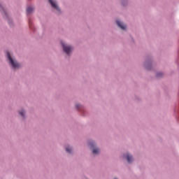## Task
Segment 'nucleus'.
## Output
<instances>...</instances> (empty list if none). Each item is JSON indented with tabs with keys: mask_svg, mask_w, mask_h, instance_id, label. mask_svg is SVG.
I'll return each instance as SVG.
<instances>
[{
	"mask_svg": "<svg viewBox=\"0 0 179 179\" xmlns=\"http://www.w3.org/2000/svg\"><path fill=\"white\" fill-rule=\"evenodd\" d=\"M76 107H79V106L76 105Z\"/></svg>",
	"mask_w": 179,
	"mask_h": 179,
	"instance_id": "obj_13",
	"label": "nucleus"
},
{
	"mask_svg": "<svg viewBox=\"0 0 179 179\" xmlns=\"http://www.w3.org/2000/svg\"><path fill=\"white\" fill-rule=\"evenodd\" d=\"M116 23L117 26L120 27V29H122V30H125V29H127V25L124 24L122 22H121V21L116 20Z\"/></svg>",
	"mask_w": 179,
	"mask_h": 179,
	"instance_id": "obj_4",
	"label": "nucleus"
},
{
	"mask_svg": "<svg viewBox=\"0 0 179 179\" xmlns=\"http://www.w3.org/2000/svg\"><path fill=\"white\" fill-rule=\"evenodd\" d=\"M51 6H52V8H55V9H56L57 10H58V12H59V7H58V5L57 4V2L54 0H48Z\"/></svg>",
	"mask_w": 179,
	"mask_h": 179,
	"instance_id": "obj_3",
	"label": "nucleus"
},
{
	"mask_svg": "<svg viewBox=\"0 0 179 179\" xmlns=\"http://www.w3.org/2000/svg\"><path fill=\"white\" fill-rule=\"evenodd\" d=\"M163 76V74L162 73H158L157 74V78H160V76Z\"/></svg>",
	"mask_w": 179,
	"mask_h": 179,
	"instance_id": "obj_11",
	"label": "nucleus"
},
{
	"mask_svg": "<svg viewBox=\"0 0 179 179\" xmlns=\"http://www.w3.org/2000/svg\"><path fill=\"white\" fill-rule=\"evenodd\" d=\"M90 146H94V143H90Z\"/></svg>",
	"mask_w": 179,
	"mask_h": 179,
	"instance_id": "obj_12",
	"label": "nucleus"
},
{
	"mask_svg": "<svg viewBox=\"0 0 179 179\" xmlns=\"http://www.w3.org/2000/svg\"><path fill=\"white\" fill-rule=\"evenodd\" d=\"M115 179H117V178H115Z\"/></svg>",
	"mask_w": 179,
	"mask_h": 179,
	"instance_id": "obj_14",
	"label": "nucleus"
},
{
	"mask_svg": "<svg viewBox=\"0 0 179 179\" xmlns=\"http://www.w3.org/2000/svg\"><path fill=\"white\" fill-rule=\"evenodd\" d=\"M66 151L68 152V153H71L72 152V148L68 147L66 148Z\"/></svg>",
	"mask_w": 179,
	"mask_h": 179,
	"instance_id": "obj_9",
	"label": "nucleus"
},
{
	"mask_svg": "<svg viewBox=\"0 0 179 179\" xmlns=\"http://www.w3.org/2000/svg\"><path fill=\"white\" fill-rule=\"evenodd\" d=\"M94 155H97L100 152V150L99 148H95L92 150Z\"/></svg>",
	"mask_w": 179,
	"mask_h": 179,
	"instance_id": "obj_8",
	"label": "nucleus"
},
{
	"mask_svg": "<svg viewBox=\"0 0 179 179\" xmlns=\"http://www.w3.org/2000/svg\"><path fill=\"white\" fill-rule=\"evenodd\" d=\"M0 12L3 14V17H8V13H6V10H5V8L0 4Z\"/></svg>",
	"mask_w": 179,
	"mask_h": 179,
	"instance_id": "obj_5",
	"label": "nucleus"
},
{
	"mask_svg": "<svg viewBox=\"0 0 179 179\" xmlns=\"http://www.w3.org/2000/svg\"><path fill=\"white\" fill-rule=\"evenodd\" d=\"M126 157L128 163H132V161L134 160L132 155H129V154H127Z\"/></svg>",
	"mask_w": 179,
	"mask_h": 179,
	"instance_id": "obj_6",
	"label": "nucleus"
},
{
	"mask_svg": "<svg viewBox=\"0 0 179 179\" xmlns=\"http://www.w3.org/2000/svg\"><path fill=\"white\" fill-rule=\"evenodd\" d=\"M19 113L22 117H24V110H22L21 112H19Z\"/></svg>",
	"mask_w": 179,
	"mask_h": 179,
	"instance_id": "obj_10",
	"label": "nucleus"
},
{
	"mask_svg": "<svg viewBox=\"0 0 179 179\" xmlns=\"http://www.w3.org/2000/svg\"><path fill=\"white\" fill-rule=\"evenodd\" d=\"M62 45L64 52H66L67 55H69V54L72 52L73 48L70 45H65L64 43H62Z\"/></svg>",
	"mask_w": 179,
	"mask_h": 179,
	"instance_id": "obj_2",
	"label": "nucleus"
},
{
	"mask_svg": "<svg viewBox=\"0 0 179 179\" xmlns=\"http://www.w3.org/2000/svg\"><path fill=\"white\" fill-rule=\"evenodd\" d=\"M34 10V8H33L31 6H29L27 8V13H31V12H33Z\"/></svg>",
	"mask_w": 179,
	"mask_h": 179,
	"instance_id": "obj_7",
	"label": "nucleus"
},
{
	"mask_svg": "<svg viewBox=\"0 0 179 179\" xmlns=\"http://www.w3.org/2000/svg\"><path fill=\"white\" fill-rule=\"evenodd\" d=\"M7 57L13 69H16L17 68H19L20 66V64H19V63H17L16 60L12 58V57L10 56V53H9V52H7Z\"/></svg>",
	"mask_w": 179,
	"mask_h": 179,
	"instance_id": "obj_1",
	"label": "nucleus"
}]
</instances>
